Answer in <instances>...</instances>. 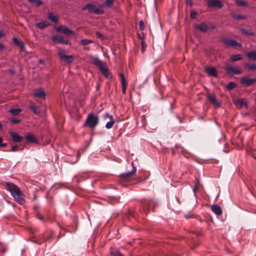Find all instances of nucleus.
Masks as SVG:
<instances>
[{
  "label": "nucleus",
  "instance_id": "1",
  "mask_svg": "<svg viewBox=\"0 0 256 256\" xmlns=\"http://www.w3.org/2000/svg\"><path fill=\"white\" fill-rule=\"evenodd\" d=\"M6 190L10 193L14 200L19 204H23L25 202V195L20 188L12 182H6Z\"/></svg>",
  "mask_w": 256,
  "mask_h": 256
},
{
  "label": "nucleus",
  "instance_id": "2",
  "mask_svg": "<svg viewBox=\"0 0 256 256\" xmlns=\"http://www.w3.org/2000/svg\"><path fill=\"white\" fill-rule=\"evenodd\" d=\"M92 62L99 68L100 72L106 78L110 79L112 78V75L104 62L97 58H92Z\"/></svg>",
  "mask_w": 256,
  "mask_h": 256
},
{
  "label": "nucleus",
  "instance_id": "3",
  "mask_svg": "<svg viewBox=\"0 0 256 256\" xmlns=\"http://www.w3.org/2000/svg\"><path fill=\"white\" fill-rule=\"evenodd\" d=\"M98 116L92 113H90L88 116L84 126H88L90 128H94L98 124Z\"/></svg>",
  "mask_w": 256,
  "mask_h": 256
},
{
  "label": "nucleus",
  "instance_id": "4",
  "mask_svg": "<svg viewBox=\"0 0 256 256\" xmlns=\"http://www.w3.org/2000/svg\"><path fill=\"white\" fill-rule=\"evenodd\" d=\"M82 9L83 10H88V12L96 14H101L104 13L102 8L91 4H87Z\"/></svg>",
  "mask_w": 256,
  "mask_h": 256
},
{
  "label": "nucleus",
  "instance_id": "5",
  "mask_svg": "<svg viewBox=\"0 0 256 256\" xmlns=\"http://www.w3.org/2000/svg\"><path fill=\"white\" fill-rule=\"evenodd\" d=\"M132 166V171L128 172H124L120 174V179L122 181H127L128 180V179L132 176L134 174H136V168L134 166V163L133 162L131 164Z\"/></svg>",
  "mask_w": 256,
  "mask_h": 256
},
{
  "label": "nucleus",
  "instance_id": "6",
  "mask_svg": "<svg viewBox=\"0 0 256 256\" xmlns=\"http://www.w3.org/2000/svg\"><path fill=\"white\" fill-rule=\"evenodd\" d=\"M58 56L60 60L66 64L72 63L74 60L72 56L67 55L62 50H61L58 52Z\"/></svg>",
  "mask_w": 256,
  "mask_h": 256
},
{
  "label": "nucleus",
  "instance_id": "7",
  "mask_svg": "<svg viewBox=\"0 0 256 256\" xmlns=\"http://www.w3.org/2000/svg\"><path fill=\"white\" fill-rule=\"evenodd\" d=\"M56 30L57 32H62L66 36H73L75 34L73 31L68 28L67 26H56Z\"/></svg>",
  "mask_w": 256,
  "mask_h": 256
},
{
  "label": "nucleus",
  "instance_id": "8",
  "mask_svg": "<svg viewBox=\"0 0 256 256\" xmlns=\"http://www.w3.org/2000/svg\"><path fill=\"white\" fill-rule=\"evenodd\" d=\"M225 70L226 73L230 76L238 75L242 74V71L238 67L228 66L226 68Z\"/></svg>",
  "mask_w": 256,
  "mask_h": 256
},
{
  "label": "nucleus",
  "instance_id": "9",
  "mask_svg": "<svg viewBox=\"0 0 256 256\" xmlns=\"http://www.w3.org/2000/svg\"><path fill=\"white\" fill-rule=\"evenodd\" d=\"M222 41L228 46L238 48H240L242 46L240 44L236 42L233 39L225 38H223Z\"/></svg>",
  "mask_w": 256,
  "mask_h": 256
},
{
  "label": "nucleus",
  "instance_id": "10",
  "mask_svg": "<svg viewBox=\"0 0 256 256\" xmlns=\"http://www.w3.org/2000/svg\"><path fill=\"white\" fill-rule=\"evenodd\" d=\"M46 95V92L42 88H36L34 90V96L36 98L44 100Z\"/></svg>",
  "mask_w": 256,
  "mask_h": 256
},
{
  "label": "nucleus",
  "instance_id": "11",
  "mask_svg": "<svg viewBox=\"0 0 256 256\" xmlns=\"http://www.w3.org/2000/svg\"><path fill=\"white\" fill-rule=\"evenodd\" d=\"M256 82V78H250L248 76H244L241 78V84L246 86H248Z\"/></svg>",
  "mask_w": 256,
  "mask_h": 256
},
{
  "label": "nucleus",
  "instance_id": "12",
  "mask_svg": "<svg viewBox=\"0 0 256 256\" xmlns=\"http://www.w3.org/2000/svg\"><path fill=\"white\" fill-rule=\"evenodd\" d=\"M120 76L121 81V84L122 86V93L123 94H125L126 93V88H127V82L124 76V75L123 73H121L120 74Z\"/></svg>",
  "mask_w": 256,
  "mask_h": 256
},
{
  "label": "nucleus",
  "instance_id": "13",
  "mask_svg": "<svg viewBox=\"0 0 256 256\" xmlns=\"http://www.w3.org/2000/svg\"><path fill=\"white\" fill-rule=\"evenodd\" d=\"M209 7H218L220 8L222 7V4L218 0H207Z\"/></svg>",
  "mask_w": 256,
  "mask_h": 256
},
{
  "label": "nucleus",
  "instance_id": "14",
  "mask_svg": "<svg viewBox=\"0 0 256 256\" xmlns=\"http://www.w3.org/2000/svg\"><path fill=\"white\" fill-rule=\"evenodd\" d=\"M52 39L54 42L56 44H68V40H64L62 36H52Z\"/></svg>",
  "mask_w": 256,
  "mask_h": 256
},
{
  "label": "nucleus",
  "instance_id": "15",
  "mask_svg": "<svg viewBox=\"0 0 256 256\" xmlns=\"http://www.w3.org/2000/svg\"><path fill=\"white\" fill-rule=\"evenodd\" d=\"M206 96L208 100L215 106H220V103L217 100L214 95L208 94Z\"/></svg>",
  "mask_w": 256,
  "mask_h": 256
},
{
  "label": "nucleus",
  "instance_id": "16",
  "mask_svg": "<svg viewBox=\"0 0 256 256\" xmlns=\"http://www.w3.org/2000/svg\"><path fill=\"white\" fill-rule=\"evenodd\" d=\"M211 210L217 216H220L222 214V210L220 206L218 204H213L212 206Z\"/></svg>",
  "mask_w": 256,
  "mask_h": 256
},
{
  "label": "nucleus",
  "instance_id": "17",
  "mask_svg": "<svg viewBox=\"0 0 256 256\" xmlns=\"http://www.w3.org/2000/svg\"><path fill=\"white\" fill-rule=\"evenodd\" d=\"M10 135L12 141L15 142H20L23 140V137L18 135L16 132H10Z\"/></svg>",
  "mask_w": 256,
  "mask_h": 256
},
{
  "label": "nucleus",
  "instance_id": "18",
  "mask_svg": "<svg viewBox=\"0 0 256 256\" xmlns=\"http://www.w3.org/2000/svg\"><path fill=\"white\" fill-rule=\"evenodd\" d=\"M195 28L202 32H206L209 29L208 26L204 22L196 25Z\"/></svg>",
  "mask_w": 256,
  "mask_h": 256
},
{
  "label": "nucleus",
  "instance_id": "19",
  "mask_svg": "<svg viewBox=\"0 0 256 256\" xmlns=\"http://www.w3.org/2000/svg\"><path fill=\"white\" fill-rule=\"evenodd\" d=\"M206 72L210 76L216 77L217 72L216 69L213 67H207L205 68Z\"/></svg>",
  "mask_w": 256,
  "mask_h": 256
},
{
  "label": "nucleus",
  "instance_id": "20",
  "mask_svg": "<svg viewBox=\"0 0 256 256\" xmlns=\"http://www.w3.org/2000/svg\"><path fill=\"white\" fill-rule=\"evenodd\" d=\"M242 59V55L240 54L232 55L230 58V62H234Z\"/></svg>",
  "mask_w": 256,
  "mask_h": 256
},
{
  "label": "nucleus",
  "instance_id": "21",
  "mask_svg": "<svg viewBox=\"0 0 256 256\" xmlns=\"http://www.w3.org/2000/svg\"><path fill=\"white\" fill-rule=\"evenodd\" d=\"M26 139L28 142H30L36 143L37 140L35 138L34 136L32 134H28L26 136Z\"/></svg>",
  "mask_w": 256,
  "mask_h": 256
},
{
  "label": "nucleus",
  "instance_id": "22",
  "mask_svg": "<svg viewBox=\"0 0 256 256\" xmlns=\"http://www.w3.org/2000/svg\"><path fill=\"white\" fill-rule=\"evenodd\" d=\"M36 26L42 30L48 27L50 24L46 22H40L36 24Z\"/></svg>",
  "mask_w": 256,
  "mask_h": 256
},
{
  "label": "nucleus",
  "instance_id": "23",
  "mask_svg": "<svg viewBox=\"0 0 256 256\" xmlns=\"http://www.w3.org/2000/svg\"><path fill=\"white\" fill-rule=\"evenodd\" d=\"M48 18L54 23H56L58 21V17L52 12L48 14Z\"/></svg>",
  "mask_w": 256,
  "mask_h": 256
},
{
  "label": "nucleus",
  "instance_id": "24",
  "mask_svg": "<svg viewBox=\"0 0 256 256\" xmlns=\"http://www.w3.org/2000/svg\"><path fill=\"white\" fill-rule=\"evenodd\" d=\"M13 42L16 46L19 47V48H24V43L22 42L19 40L18 38H13Z\"/></svg>",
  "mask_w": 256,
  "mask_h": 256
},
{
  "label": "nucleus",
  "instance_id": "25",
  "mask_svg": "<svg viewBox=\"0 0 256 256\" xmlns=\"http://www.w3.org/2000/svg\"><path fill=\"white\" fill-rule=\"evenodd\" d=\"M244 67L248 70H256V64H248L246 63L244 64Z\"/></svg>",
  "mask_w": 256,
  "mask_h": 256
},
{
  "label": "nucleus",
  "instance_id": "26",
  "mask_svg": "<svg viewBox=\"0 0 256 256\" xmlns=\"http://www.w3.org/2000/svg\"><path fill=\"white\" fill-rule=\"evenodd\" d=\"M30 108L36 114H38L40 112V108L38 106L32 105L30 106Z\"/></svg>",
  "mask_w": 256,
  "mask_h": 256
},
{
  "label": "nucleus",
  "instance_id": "27",
  "mask_svg": "<svg viewBox=\"0 0 256 256\" xmlns=\"http://www.w3.org/2000/svg\"><path fill=\"white\" fill-rule=\"evenodd\" d=\"M246 56L250 60H256V50L248 52Z\"/></svg>",
  "mask_w": 256,
  "mask_h": 256
},
{
  "label": "nucleus",
  "instance_id": "28",
  "mask_svg": "<svg viewBox=\"0 0 256 256\" xmlns=\"http://www.w3.org/2000/svg\"><path fill=\"white\" fill-rule=\"evenodd\" d=\"M234 2L238 6H246L248 5L246 2L242 0H235Z\"/></svg>",
  "mask_w": 256,
  "mask_h": 256
},
{
  "label": "nucleus",
  "instance_id": "29",
  "mask_svg": "<svg viewBox=\"0 0 256 256\" xmlns=\"http://www.w3.org/2000/svg\"><path fill=\"white\" fill-rule=\"evenodd\" d=\"M22 110L20 108H11L9 110V112L13 116H16Z\"/></svg>",
  "mask_w": 256,
  "mask_h": 256
},
{
  "label": "nucleus",
  "instance_id": "30",
  "mask_svg": "<svg viewBox=\"0 0 256 256\" xmlns=\"http://www.w3.org/2000/svg\"><path fill=\"white\" fill-rule=\"evenodd\" d=\"M30 3L34 4L36 6H38L42 4L40 0H28Z\"/></svg>",
  "mask_w": 256,
  "mask_h": 256
},
{
  "label": "nucleus",
  "instance_id": "31",
  "mask_svg": "<svg viewBox=\"0 0 256 256\" xmlns=\"http://www.w3.org/2000/svg\"><path fill=\"white\" fill-rule=\"evenodd\" d=\"M236 104L242 107H247V103L243 100H238L236 102Z\"/></svg>",
  "mask_w": 256,
  "mask_h": 256
},
{
  "label": "nucleus",
  "instance_id": "32",
  "mask_svg": "<svg viewBox=\"0 0 256 256\" xmlns=\"http://www.w3.org/2000/svg\"><path fill=\"white\" fill-rule=\"evenodd\" d=\"M236 86V84L233 82H230L226 86V88L228 90H232Z\"/></svg>",
  "mask_w": 256,
  "mask_h": 256
},
{
  "label": "nucleus",
  "instance_id": "33",
  "mask_svg": "<svg viewBox=\"0 0 256 256\" xmlns=\"http://www.w3.org/2000/svg\"><path fill=\"white\" fill-rule=\"evenodd\" d=\"M242 32L243 34H245L248 36H253L254 34V33L248 30L242 29Z\"/></svg>",
  "mask_w": 256,
  "mask_h": 256
},
{
  "label": "nucleus",
  "instance_id": "34",
  "mask_svg": "<svg viewBox=\"0 0 256 256\" xmlns=\"http://www.w3.org/2000/svg\"><path fill=\"white\" fill-rule=\"evenodd\" d=\"M114 124V122L113 120H110L109 122H108L106 124V128L109 129V128H112Z\"/></svg>",
  "mask_w": 256,
  "mask_h": 256
},
{
  "label": "nucleus",
  "instance_id": "35",
  "mask_svg": "<svg viewBox=\"0 0 256 256\" xmlns=\"http://www.w3.org/2000/svg\"><path fill=\"white\" fill-rule=\"evenodd\" d=\"M112 256H124L118 250L113 251L110 252Z\"/></svg>",
  "mask_w": 256,
  "mask_h": 256
},
{
  "label": "nucleus",
  "instance_id": "36",
  "mask_svg": "<svg viewBox=\"0 0 256 256\" xmlns=\"http://www.w3.org/2000/svg\"><path fill=\"white\" fill-rule=\"evenodd\" d=\"M234 18L236 20H240V19H244L246 18V15H242L240 14H238L234 16Z\"/></svg>",
  "mask_w": 256,
  "mask_h": 256
},
{
  "label": "nucleus",
  "instance_id": "37",
  "mask_svg": "<svg viewBox=\"0 0 256 256\" xmlns=\"http://www.w3.org/2000/svg\"><path fill=\"white\" fill-rule=\"evenodd\" d=\"M91 42H92V41L88 39H84L81 40V43L84 46H86Z\"/></svg>",
  "mask_w": 256,
  "mask_h": 256
},
{
  "label": "nucleus",
  "instance_id": "38",
  "mask_svg": "<svg viewBox=\"0 0 256 256\" xmlns=\"http://www.w3.org/2000/svg\"><path fill=\"white\" fill-rule=\"evenodd\" d=\"M104 118L105 120L108 118H109L110 120H113V116L112 115H110L109 114L106 113L104 115Z\"/></svg>",
  "mask_w": 256,
  "mask_h": 256
},
{
  "label": "nucleus",
  "instance_id": "39",
  "mask_svg": "<svg viewBox=\"0 0 256 256\" xmlns=\"http://www.w3.org/2000/svg\"><path fill=\"white\" fill-rule=\"evenodd\" d=\"M114 0H106L105 6H111Z\"/></svg>",
  "mask_w": 256,
  "mask_h": 256
},
{
  "label": "nucleus",
  "instance_id": "40",
  "mask_svg": "<svg viewBox=\"0 0 256 256\" xmlns=\"http://www.w3.org/2000/svg\"><path fill=\"white\" fill-rule=\"evenodd\" d=\"M139 27L140 30H143L144 28V24L142 20L139 22Z\"/></svg>",
  "mask_w": 256,
  "mask_h": 256
},
{
  "label": "nucleus",
  "instance_id": "41",
  "mask_svg": "<svg viewBox=\"0 0 256 256\" xmlns=\"http://www.w3.org/2000/svg\"><path fill=\"white\" fill-rule=\"evenodd\" d=\"M20 149L19 147L17 145H15L12 146V152H16L19 150Z\"/></svg>",
  "mask_w": 256,
  "mask_h": 256
},
{
  "label": "nucleus",
  "instance_id": "42",
  "mask_svg": "<svg viewBox=\"0 0 256 256\" xmlns=\"http://www.w3.org/2000/svg\"><path fill=\"white\" fill-rule=\"evenodd\" d=\"M20 122V120L16 119V118H13V119L10 120V122L12 124H18V123Z\"/></svg>",
  "mask_w": 256,
  "mask_h": 256
},
{
  "label": "nucleus",
  "instance_id": "43",
  "mask_svg": "<svg viewBox=\"0 0 256 256\" xmlns=\"http://www.w3.org/2000/svg\"><path fill=\"white\" fill-rule=\"evenodd\" d=\"M96 36L97 38H100L101 39H102L103 38V35L102 34H101L100 32H96Z\"/></svg>",
  "mask_w": 256,
  "mask_h": 256
},
{
  "label": "nucleus",
  "instance_id": "44",
  "mask_svg": "<svg viewBox=\"0 0 256 256\" xmlns=\"http://www.w3.org/2000/svg\"><path fill=\"white\" fill-rule=\"evenodd\" d=\"M196 12H194V11H192L190 12V18H196Z\"/></svg>",
  "mask_w": 256,
  "mask_h": 256
},
{
  "label": "nucleus",
  "instance_id": "45",
  "mask_svg": "<svg viewBox=\"0 0 256 256\" xmlns=\"http://www.w3.org/2000/svg\"><path fill=\"white\" fill-rule=\"evenodd\" d=\"M153 204H155V202L153 200H150L148 204V206L150 208Z\"/></svg>",
  "mask_w": 256,
  "mask_h": 256
},
{
  "label": "nucleus",
  "instance_id": "46",
  "mask_svg": "<svg viewBox=\"0 0 256 256\" xmlns=\"http://www.w3.org/2000/svg\"><path fill=\"white\" fill-rule=\"evenodd\" d=\"M2 138L0 137V147H2V148H4V146H6V144L4 143V144H2Z\"/></svg>",
  "mask_w": 256,
  "mask_h": 256
},
{
  "label": "nucleus",
  "instance_id": "47",
  "mask_svg": "<svg viewBox=\"0 0 256 256\" xmlns=\"http://www.w3.org/2000/svg\"><path fill=\"white\" fill-rule=\"evenodd\" d=\"M186 0V4H188L190 6H192V4L191 0Z\"/></svg>",
  "mask_w": 256,
  "mask_h": 256
},
{
  "label": "nucleus",
  "instance_id": "48",
  "mask_svg": "<svg viewBox=\"0 0 256 256\" xmlns=\"http://www.w3.org/2000/svg\"><path fill=\"white\" fill-rule=\"evenodd\" d=\"M141 44H142V48H144L146 46V44L144 41H142Z\"/></svg>",
  "mask_w": 256,
  "mask_h": 256
},
{
  "label": "nucleus",
  "instance_id": "49",
  "mask_svg": "<svg viewBox=\"0 0 256 256\" xmlns=\"http://www.w3.org/2000/svg\"><path fill=\"white\" fill-rule=\"evenodd\" d=\"M209 28L212 30H214L216 28V26H214V25H212L210 26V27Z\"/></svg>",
  "mask_w": 256,
  "mask_h": 256
},
{
  "label": "nucleus",
  "instance_id": "50",
  "mask_svg": "<svg viewBox=\"0 0 256 256\" xmlns=\"http://www.w3.org/2000/svg\"><path fill=\"white\" fill-rule=\"evenodd\" d=\"M3 36L4 33L2 31H0V38H2Z\"/></svg>",
  "mask_w": 256,
  "mask_h": 256
},
{
  "label": "nucleus",
  "instance_id": "51",
  "mask_svg": "<svg viewBox=\"0 0 256 256\" xmlns=\"http://www.w3.org/2000/svg\"><path fill=\"white\" fill-rule=\"evenodd\" d=\"M176 201L178 202L180 204V200L178 198H176Z\"/></svg>",
  "mask_w": 256,
  "mask_h": 256
},
{
  "label": "nucleus",
  "instance_id": "52",
  "mask_svg": "<svg viewBox=\"0 0 256 256\" xmlns=\"http://www.w3.org/2000/svg\"><path fill=\"white\" fill-rule=\"evenodd\" d=\"M38 218L40 220H44V218L42 216H39Z\"/></svg>",
  "mask_w": 256,
  "mask_h": 256
},
{
  "label": "nucleus",
  "instance_id": "53",
  "mask_svg": "<svg viewBox=\"0 0 256 256\" xmlns=\"http://www.w3.org/2000/svg\"><path fill=\"white\" fill-rule=\"evenodd\" d=\"M39 63L42 64L43 63V60H39Z\"/></svg>",
  "mask_w": 256,
  "mask_h": 256
},
{
  "label": "nucleus",
  "instance_id": "54",
  "mask_svg": "<svg viewBox=\"0 0 256 256\" xmlns=\"http://www.w3.org/2000/svg\"><path fill=\"white\" fill-rule=\"evenodd\" d=\"M0 48H4V46L2 44H0Z\"/></svg>",
  "mask_w": 256,
  "mask_h": 256
},
{
  "label": "nucleus",
  "instance_id": "55",
  "mask_svg": "<svg viewBox=\"0 0 256 256\" xmlns=\"http://www.w3.org/2000/svg\"><path fill=\"white\" fill-rule=\"evenodd\" d=\"M197 190V186H196L194 188V191L195 190Z\"/></svg>",
  "mask_w": 256,
  "mask_h": 256
},
{
  "label": "nucleus",
  "instance_id": "56",
  "mask_svg": "<svg viewBox=\"0 0 256 256\" xmlns=\"http://www.w3.org/2000/svg\"><path fill=\"white\" fill-rule=\"evenodd\" d=\"M142 53H144V50H145V49L142 48Z\"/></svg>",
  "mask_w": 256,
  "mask_h": 256
},
{
  "label": "nucleus",
  "instance_id": "57",
  "mask_svg": "<svg viewBox=\"0 0 256 256\" xmlns=\"http://www.w3.org/2000/svg\"><path fill=\"white\" fill-rule=\"evenodd\" d=\"M2 128V124H1L0 123V128Z\"/></svg>",
  "mask_w": 256,
  "mask_h": 256
},
{
  "label": "nucleus",
  "instance_id": "58",
  "mask_svg": "<svg viewBox=\"0 0 256 256\" xmlns=\"http://www.w3.org/2000/svg\"><path fill=\"white\" fill-rule=\"evenodd\" d=\"M50 238V237H48V238H46V240H48Z\"/></svg>",
  "mask_w": 256,
  "mask_h": 256
},
{
  "label": "nucleus",
  "instance_id": "59",
  "mask_svg": "<svg viewBox=\"0 0 256 256\" xmlns=\"http://www.w3.org/2000/svg\"><path fill=\"white\" fill-rule=\"evenodd\" d=\"M12 74H14V72L13 71H12Z\"/></svg>",
  "mask_w": 256,
  "mask_h": 256
}]
</instances>
